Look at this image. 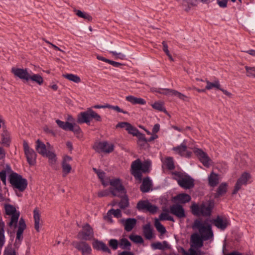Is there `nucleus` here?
<instances>
[{
  "instance_id": "39",
  "label": "nucleus",
  "mask_w": 255,
  "mask_h": 255,
  "mask_svg": "<svg viewBox=\"0 0 255 255\" xmlns=\"http://www.w3.org/2000/svg\"><path fill=\"white\" fill-rule=\"evenodd\" d=\"M165 164L166 168L170 170L175 169V165L173 161V158L172 157H167L165 160Z\"/></svg>"
},
{
  "instance_id": "45",
  "label": "nucleus",
  "mask_w": 255,
  "mask_h": 255,
  "mask_svg": "<svg viewBox=\"0 0 255 255\" xmlns=\"http://www.w3.org/2000/svg\"><path fill=\"white\" fill-rule=\"evenodd\" d=\"M119 205L122 209H125L129 206L128 199L127 195L125 194V196L122 198Z\"/></svg>"
},
{
  "instance_id": "2",
  "label": "nucleus",
  "mask_w": 255,
  "mask_h": 255,
  "mask_svg": "<svg viewBox=\"0 0 255 255\" xmlns=\"http://www.w3.org/2000/svg\"><path fill=\"white\" fill-rule=\"evenodd\" d=\"M151 166V161L149 159L145 160L142 162L140 159L133 161L131 165V173L139 180H142V172L149 173Z\"/></svg>"
},
{
  "instance_id": "58",
  "label": "nucleus",
  "mask_w": 255,
  "mask_h": 255,
  "mask_svg": "<svg viewBox=\"0 0 255 255\" xmlns=\"http://www.w3.org/2000/svg\"><path fill=\"white\" fill-rule=\"evenodd\" d=\"M65 124H66V128H65V131L72 130L73 129V128H74L75 125H76L75 123L72 124V123H69L68 122H65Z\"/></svg>"
},
{
  "instance_id": "10",
  "label": "nucleus",
  "mask_w": 255,
  "mask_h": 255,
  "mask_svg": "<svg viewBox=\"0 0 255 255\" xmlns=\"http://www.w3.org/2000/svg\"><path fill=\"white\" fill-rule=\"evenodd\" d=\"M136 208L139 211L149 212L152 214H154L157 212L158 207L152 204L148 200H139L137 204Z\"/></svg>"
},
{
  "instance_id": "14",
  "label": "nucleus",
  "mask_w": 255,
  "mask_h": 255,
  "mask_svg": "<svg viewBox=\"0 0 255 255\" xmlns=\"http://www.w3.org/2000/svg\"><path fill=\"white\" fill-rule=\"evenodd\" d=\"M204 239L198 233H194L191 236L190 248L196 251H201L200 248L203 246Z\"/></svg>"
},
{
  "instance_id": "30",
  "label": "nucleus",
  "mask_w": 255,
  "mask_h": 255,
  "mask_svg": "<svg viewBox=\"0 0 255 255\" xmlns=\"http://www.w3.org/2000/svg\"><path fill=\"white\" fill-rule=\"evenodd\" d=\"M1 136V144L6 146V147H9L11 142V139L9 132L6 129H3Z\"/></svg>"
},
{
  "instance_id": "25",
  "label": "nucleus",
  "mask_w": 255,
  "mask_h": 255,
  "mask_svg": "<svg viewBox=\"0 0 255 255\" xmlns=\"http://www.w3.org/2000/svg\"><path fill=\"white\" fill-rule=\"evenodd\" d=\"M137 220L135 218H127L122 220V223L124 226L125 230L127 232L131 231L135 226Z\"/></svg>"
},
{
  "instance_id": "50",
  "label": "nucleus",
  "mask_w": 255,
  "mask_h": 255,
  "mask_svg": "<svg viewBox=\"0 0 255 255\" xmlns=\"http://www.w3.org/2000/svg\"><path fill=\"white\" fill-rule=\"evenodd\" d=\"M152 107L160 112H166L162 103L156 102L151 105Z\"/></svg>"
},
{
  "instance_id": "48",
  "label": "nucleus",
  "mask_w": 255,
  "mask_h": 255,
  "mask_svg": "<svg viewBox=\"0 0 255 255\" xmlns=\"http://www.w3.org/2000/svg\"><path fill=\"white\" fill-rule=\"evenodd\" d=\"M108 245L113 250H117L119 247V241L115 239H110L108 241Z\"/></svg>"
},
{
  "instance_id": "51",
  "label": "nucleus",
  "mask_w": 255,
  "mask_h": 255,
  "mask_svg": "<svg viewBox=\"0 0 255 255\" xmlns=\"http://www.w3.org/2000/svg\"><path fill=\"white\" fill-rule=\"evenodd\" d=\"M245 69L247 71V76L248 77H253L255 78V67H251L249 66H245Z\"/></svg>"
},
{
  "instance_id": "13",
  "label": "nucleus",
  "mask_w": 255,
  "mask_h": 255,
  "mask_svg": "<svg viewBox=\"0 0 255 255\" xmlns=\"http://www.w3.org/2000/svg\"><path fill=\"white\" fill-rule=\"evenodd\" d=\"M72 245L81 252L82 255H91L92 254V248L86 241L75 242L72 243Z\"/></svg>"
},
{
  "instance_id": "53",
  "label": "nucleus",
  "mask_w": 255,
  "mask_h": 255,
  "mask_svg": "<svg viewBox=\"0 0 255 255\" xmlns=\"http://www.w3.org/2000/svg\"><path fill=\"white\" fill-rule=\"evenodd\" d=\"M109 213H111L115 217L118 218H120L122 216L121 211L119 209L115 210L112 208L109 210Z\"/></svg>"
},
{
  "instance_id": "54",
  "label": "nucleus",
  "mask_w": 255,
  "mask_h": 255,
  "mask_svg": "<svg viewBox=\"0 0 255 255\" xmlns=\"http://www.w3.org/2000/svg\"><path fill=\"white\" fill-rule=\"evenodd\" d=\"M108 107L107 108L114 110L119 113H122L125 114H128V112L127 111H124L123 109H121L118 106H112V105L108 104Z\"/></svg>"
},
{
  "instance_id": "34",
  "label": "nucleus",
  "mask_w": 255,
  "mask_h": 255,
  "mask_svg": "<svg viewBox=\"0 0 255 255\" xmlns=\"http://www.w3.org/2000/svg\"><path fill=\"white\" fill-rule=\"evenodd\" d=\"M175 199L182 204L188 203L191 200L190 196L186 193L179 194L175 197Z\"/></svg>"
},
{
  "instance_id": "35",
  "label": "nucleus",
  "mask_w": 255,
  "mask_h": 255,
  "mask_svg": "<svg viewBox=\"0 0 255 255\" xmlns=\"http://www.w3.org/2000/svg\"><path fill=\"white\" fill-rule=\"evenodd\" d=\"M187 146L186 143L183 141L180 145H178L175 147H173L172 150L175 151L176 153L179 154L181 156L184 155V152L186 151Z\"/></svg>"
},
{
  "instance_id": "7",
  "label": "nucleus",
  "mask_w": 255,
  "mask_h": 255,
  "mask_svg": "<svg viewBox=\"0 0 255 255\" xmlns=\"http://www.w3.org/2000/svg\"><path fill=\"white\" fill-rule=\"evenodd\" d=\"M4 209L5 214L11 216L10 221L7 223V225L10 228H16L17 227L20 212L16 210V208L14 206L9 204H5L4 205Z\"/></svg>"
},
{
  "instance_id": "43",
  "label": "nucleus",
  "mask_w": 255,
  "mask_h": 255,
  "mask_svg": "<svg viewBox=\"0 0 255 255\" xmlns=\"http://www.w3.org/2000/svg\"><path fill=\"white\" fill-rule=\"evenodd\" d=\"M213 88H215L220 90L221 86L218 80L215 81L214 82H210L209 81H207V85L206 86V89L210 90Z\"/></svg>"
},
{
  "instance_id": "56",
  "label": "nucleus",
  "mask_w": 255,
  "mask_h": 255,
  "mask_svg": "<svg viewBox=\"0 0 255 255\" xmlns=\"http://www.w3.org/2000/svg\"><path fill=\"white\" fill-rule=\"evenodd\" d=\"M163 211L165 212V213H162L159 216V219L161 221L166 220L167 218L168 217L169 211L168 209L164 208L163 209Z\"/></svg>"
},
{
  "instance_id": "36",
  "label": "nucleus",
  "mask_w": 255,
  "mask_h": 255,
  "mask_svg": "<svg viewBox=\"0 0 255 255\" xmlns=\"http://www.w3.org/2000/svg\"><path fill=\"white\" fill-rule=\"evenodd\" d=\"M33 218L34 220V228L38 232L39 231L40 215L37 208H35L33 211Z\"/></svg>"
},
{
  "instance_id": "1",
  "label": "nucleus",
  "mask_w": 255,
  "mask_h": 255,
  "mask_svg": "<svg viewBox=\"0 0 255 255\" xmlns=\"http://www.w3.org/2000/svg\"><path fill=\"white\" fill-rule=\"evenodd\" d=\"M214 206V201L210 199L207 202H202L200 205L193 202L190 206V209L192 214L194 216L209 217L211 215Z\"/></svg>"
},
{
  "instance_id": "40",
  "label": "nucleus",
  "mask_w": 255,
  "mask_h": 255,
  "mask_svg": "<svg viewBox=\"0 0 255 255\" xmlns=\"http://www.w3.org/2000/svg\"><path fill=\"white\" fill-rule=\"evenodd\" d=\"M63 77L68 80L74 82L76 83H79L81 82V79L79 76L73 74H67L63 75Z\"/></svg>"
},
{
  "instance_id": "21",
  "label": "nucleus",
  "mask_w": 255,
  "mask_h": 255,
  "mask_svg": "<svg viewBox=\"0 0 255 255\" xmlns=\"http://www.w3.org/2000/svg\"><path fill=\"white\" fill-rule=\"evenodd\" d=\"M92 246L94 249L97 251H101L104 253L112 254L111 250L103 241L98 239H94L92 243Z\"/></svg>"
},
{
  "instance_id": "15",
  "label": "nucleus",
  "mask_w": 255,
  "mask_h": 255,
  "mask_svg": "<svg viewBox=\"0 0 255 255\" xmlns=\"http://www.w3.org/2000/svg\"><path fill=\"white\" fill-rule=\"evenodd\" d=\"M251 178V174L247 172H244L237 180L234 189L232 192V194H236L238 191L241 188L243 185H246L248 181Z\"/></svg>"
},
{
  "instance_id": "64",
  "label": "nucleus",
  "mask_w": 255,
  "mask_h": 255,
  "mask_svg": "<svg viewBox=\"0 0 255 255\" xmlns=\"http://www.w3.org/2000/svg\"><path fill=\"white\" fill-rule=\"evenodd\" d=\"M160 130V125L159 124H156L155 125H154L153 128H152V133H156L157 132H158Z\"/></svg>"
},
{
  "instance_id": "52",
  "label": "nucleus",
  "mask_w": 255,
  "mask_h": 255,
  "mask_svg": "<svg viewBox=\"0 0 255 255\" xmlns=\"http://www.w3.org/2000/svg\"><path fill=\"white\" fill-rule=\"evenodd\" d=\"M170 89H161V88H154V91L156 93L164 95H170V92L168 90H171Z\"/></svg>"
},
{
  "instance_id": "49",
  "label": "nucleus",
  "mask_w": 255,
  "mask_h": 255,
  "mask_svg": "<svg viewBox=\"0 0 255 255\" xmlns=\"http://www.w3.org/2000/svg\"><path fill=\"white\" fill-rule=\"evenodd\" d=\"M71 131H72L76 137L79 138H81L83 136V132L80 127L76 124L75 125L73 129L71 130Z\"/></svg>"
},
{
  "instance_id": "6",
  "label": "nucleus",
  "mask_w": 255,
  "mask_h": 255,
  "mask_svg": "<svg viewBox=\"0 0 255 255\" xmlns=\"http://www.w3.org/2000/svg\"><path fill=\"white\" fill-rule=\"evenodd\" d=\"M94 119L96 122H101L102 118L100 115L93 110L92 108H88L87 111L81 112L77 116V122L78 124L86 123L89 125L91 121Z\"/></svg>"
},
{
  "instance_id": "46",
  "label": "nucleus",
  "mask_w": 255,
  "mask_h": 255,
  "mask_svg": "<svg viewBox=\"0 0 255 255\" xmlns=\"http://www.w3.org/2000/svg\"><path fill=\"white\" fill-rule=\"evenodd\" d=\"M62 168L63 176H66L72 169L71 166L69 163L64 162H62Z\"/></svg>"
},
{
  "instance_id": "23",
  "label": "nucleus",
  "mask_w": 255,
  "mask_h": 255,
  "mask_svg": "<svg viewBox=\"0 0 255 255\" xmlns=\"http://www.w3.org/2000/svg\"><path fill=\"white\" fill-rule=\"evenodd\" d=\"M26 228V225L25 220L21 217L18 221V229L16 231V240H19L21 242L23 240V233Z\"/></svg>"
},
{
  "instance_id": "42",
  "label": "nucleus",
  "mask_w": 255,
  "mask_h": 255,
  "mask_svg": "<svg viewBox=\"0 0 255 255\" xmlns=\"http://www.w3.org/2000/svg\"><path fill=\"white\" fill-rule=\"evenodd\" d=\"M154 226L156 229V230L159 232L161 234H164L166 232V229L164 227L163 225L159 221V220L156 219L154 222Z\"/></svg>"
},
{
  "instance_id": "28",
  "label": "nucleus",
  "mask_w": 255,
  "mask_h": 255,
  "mask_svg": "<svg viewBox=\"0 0 255 255\" xmlns=\"http://www.w3.org/2000/svg\"><path fill=\"white\" fill-rule=\"evenodd\" d=\"M143 233L146 239L150 240L153 238V228L149 223L143 226Z\"/></svg>"
},
{
  "instance_id": "22",
  "label": "nucleus",
  "mask_w": 255,
  "mask_h": 255,
  "mask_svg": "<svg viewBox=\"0 0 255 255\" xmlns=\"http://www.w3.org/2000/svg\"><path fill=\"white\" fill-rule=\"evenodd\" d=\"M194 153L204 166L206 167L209 166L210 158L206 152H204L201 149L196 148L194 150Z\"/></svg>"
},
{
  "instance_id": "29",
  "label": "nucleus",
  "mask_w": 255,
  "mask_h": 255,
  "mask_svg": "<svg viewBox=\"0 0 255 255\" xmlns=\"http://www.w3.org/2000/svg\"><path fill=\"white\" fill-rule=\"evenodd\" d=\"M228 190V184L226 182H223L218 187L216 193L215 194V198H217L225 194Z\"/></svg>"
},
{
  "instance_id": "31",
  "label": "nucleus",
  "mask_w": 255,
  "mask_h": 255,
  "mask_svg": "<svg viewBox=\"0 0 255 255\" xmlns=\"http://www.w3.org/2000/svg\"><path fill=\"white\" fill-rule=\"evenodd\" d=\"M126 100L133 105H145L146 101L141 98L135 97L133 96H128L126 97Z\"/></svg>"
},
{
  "instance_id": "60",
  "label": "nucleus",
  "mask_w": 255,
  "mask_h": 255,
  "mask_svg": "<svg viewBox=\"0 0 255 255\" xmlns=\"http://www.w3.org/2000/svg\"><path fill=\"white\" fill-rule=\"evenodd\" d=\"M188 251L191 252V255H204V253L201 251H196L194 249H189Z\"/></svg>"
},
{
  "instance_id": "20",
  "label": "nucleus",
  "mask_w": 255,
  "mask_h": 255,
  "mask_svg": "<svg viewBox=\"0 0 255 255\" xmlns=\"http://www.w3.org/2000/svg\"><path fill=\"white\" fill-rule=\"evenodd\" d=\"M11 72L15 76L18 77L19 79L25 80L26 82L29 81V74L26 68H19L13 67L11 69Z\"/></svg>"
},
{
  "instance_id": "24",
  "label": "nucleus",
  "mask_w": 255,
  "mask_h": 255,
  "mask_svg": "<svg viewBox=\"0 0 255 255\" xmlns=\"http://www.w3.org/2000/svg\"><path fill=\"white\" fill-rule=\"evenodd\" d=\"M182 6L185 7V11L188 12L193 7L197 6L198 0H176Z\"/></svg>"
},
{
  "instance_id": "3",
  "label": "nucleus",
  "mask_w": 255,
  "mask_h": 255,
  "mask_svg": "<svg viewBox=\"0 0 255 255\" xmlns=\"http://www.w3.org/2000/svg\"><path fill=\"white\" fill-rule=\"evenodd\" d=\"M193 229H198L200 236L203 238L204 241H208L213 239L214 234L212 229L211 225L206 222H202L201 220L196 219L192 226Z\"/></svg>"
},
{
  "instance_id": "37",
  "label": "nucleus",
  "mask_w": 255,
  "mask_h": 255,
  "mask_svg": "<svg viewBox=\"0 0 255 255\" xmlns=\"http://www.w3.org/2000/svg\"><path fill=\"white\" fill-rule=\"evenodd\" d=\"M5 227L4 223L2 221L1 219L0 220V249L2 247L4 244L5 242V237H4V228Z\"/></svg>"
},
{
  "instance_id": "47",
  "label": "nucleus",
  "mask_w": 255,
  "mask_h": 255,
  "mask_svg": "<svg viewBox=\"0 0 255 255\" xmlns=\"http://www.w3.org/2000/svg\"><path fill=\"white\" fill-rule=\"evenodd\" d=\"M169 92H170V95H174L177 97H178L180 99L183 100V101H186V99L188 98V97L184 95V94H182L181 93L175 90L171 89V90H168Z\"/></svg>"
},
{
  "instance_id": "19",
  "label": "nucleus",
  "mask_w": 255,
  "mask_h": 255,
  "mask_svg": "<svg viewBox=\"0 0 255 255\" xmlns=\"http://www.w3.org/2000/svg\"><path fill=\"white\" fill-rule=\"evenodd\" d=\"M212 224L217 228L221 230H225L229 225L228 219L226 217L218 215L215 219L211 221Z\"/></svg>"
},
{
  "instance_id": "17",
  "label": "nucleus",
  "mask_w": 255,
  "mask_h": 255,
  "mask_svg": "<svg viewBox=\"0 0 255 255\" xmlns=\"http://www.w3.org/2000/svg\"><path fill=\"white\" fill-rule=\"evenodd\" d=\"M117 128H125L126 130L128 131L129 134H132L133 136L137 137L142 133L135 127L132 126L128 122H120L116 126Z\"/></svg>"
},
{
  "instance_id": "16",
  "label": "nucleus",
  "mask_w": 255,
  "mask_h": 255,
  "mask_svg": "<svg viewBox=\"0 0 255 255\" xmlns=\"http://www.w3.org/2000/svg\"><path fill=\"white\" fill-rule=\"evenodd\" d=\"M93 148L98 152H103L105 153H111L114 149L113 144H109L107 141L99 142L95 144Z\"/></svg>"
},
{
  "instance_id": "41",
  "label": "nucleus",
  "mask_w": 255,
  "mask_h": 255,
  "mask_svg": "<svg viewBox=\"0 0 255 255\" xmlns=\"http://www.w3.org/2000/svg\"><path fill=\"white\" fill-rule=\"evenodd\" d=\"M128 238L130 241L135 244H142L144 242L143 238L140 235L131 234Z\"/></svg>"
},
{
  "instance_id": "63",
  "label": "nucleus",
  "mask_w": 255,
  "mask_h": 255,
  "mask_svg": "<svg viewBox=\"0 0 255 255\" xmlns=\"http://www.w3.org/2000/svg\"><path fill=\"white\" fill-rule=\"evenodd\" d=\"M109 194V192L107 190H105L99 192L98 193V196L99 197H103L108 196Z\"/></svg>"
},
{
  "instance_id": "12",
  "label": "nucleus",
  "mask_w": 255,
  "mask_h": 255,
  "mask_svg": "<svg viewBox=\"0 0 255 255\" xmlns=\"http://www.w3.org/2000/svg\"><path fill=\"white\" fill-rule=\"evenodd\" d=\"M23 146L28 163L31 166L35 165L37 156L36 153L33 149L29 147L27 142L25 141H23Z\"/></svg>"
},
{
  "instance_id": "38",
  "label": "nucleus",
  "mask_w": 255,
  "mask_h": 255,
  "mask_svg": "<svg viewBox=\"0 0 255 255\" xmlns=\"http://www.w3.org/2000/svg\"><path fill=\"white\" fill-rule=\"evenodd\" d=\"M29 80H31L39 85H41L43 83V78L39 74H33L32 75H29Z\"/></svg>"
},
{
  "instance_id": "61",
  "label": "nucleus",
  "mask_w": 255,
  "mask_h": 255,
  "mask_svg": "<svg viewBox=\"0 0 255 255\" xmlns=\"http://www.w3.org/2000/svg\"><path fill=\"white\" fill-rule=\"evenodd\" d=\"M56 123L59 128L65 130V128H66L65 122L58 119L56 120Z\"/></svg>"
},
{
  "instance_id": "5",
  "label": "nucleus",
  "mask_w": 255,
  "mask_h": 255,
  "mask_svg": "<svg viewBox=\"0 0 255 255\" xmlns=\"http://www.w3.org/2000/svg\"><path fill=\"white\" fill-rule=\"evenodd\" d=\"M8 180L13 188L16 189L20 192H23L27 187V180L16 172H12L10 173L8 176Z\"/></svg>"
},
{
  "instance_id": "32",
  "label": "nucleus",
  "mask_w": 255,
  "mask_h": 255,
  "mask_svg": "<svg viewBox=\"0 0 255 255\" xmlns=\"http://www.w3.org/2000/svg\"><path fill=\"white\" fill-rule=\"evenodd\" d=\"M209 185L214 187L219 183L218 175L212 171L208 177Z\"/></svg>"
},
{
  "instance_id": "59",
  "label": "nucleus",
  "mask_w": 255,
  "mask_h": 255,
  "mask_svg": "<svg viewBox=\"0 0 255 255\" xmlns=\"http://www.w3.org/2000/svg\"><path fill=\"white\" fill-rule=\"evenodd\" d=\"M217 2L220 7L225 8L227 6L228 0H217Z\"/></svg>"
},
{
  "instance_id": "55",
  "label": "nucleus",
  "mask_w": 255,
  "mask_h": 255,
  "mask_svg": "<svg viewBox=\"0 0 255 255\" xmlns=\"http://www.w3.org/2000/svg\"><path fill=\"white\" fill-rule=\"evenodd\" d=\"M97 174L98 176V178L100 179V180L102 182V184L104 186H106L107 185V184L105 183V181H104V177L105 176V173L103 171L100 170L99 172H97Z\"/></svg>"
},
{
  "instance_id": "44",
  "label": "nucleus",
  "mask_w": 255,
  "mask_h": 255,
  "mask_svg": "<svg viewBox=\"0 0 255 255\" xmlns=\"http://www.w3.org/2000/svg\"><path fill=\"white\" fill-rule=\"evenodd\" d=\"M3 255H17L15 250L12 248V245L9 244L5 248Z\"/></svg>"
},
{
  "instance_id": "26",
  "label": "nucleus",
  "mask_w": 255,
  "mask_h": 255,
  "mask_svg": "<svg viewBox=\"0 0 255 255\" xmlns=\"http://www.w3.org/2000/svg\"><path fill=\"white\" fill-rule=\"evenodd\" d=\"M136 137L137 138V144L140 149L146 150L150 147L149 144L147 142L144 134L141 133Z\"/></svg>"
},
{
  "instance_id": "27",
  "label": "nucleus",
  "mask_w": 255,
  "mask_h": 255,
  "mask_svg": "<svg viewBox=\"0 0 255 255\" xmlns=\"http://www.w3.org/2000/svg\"><path fill=\"white\" fill-rule=\"evenodd\" d=\"M151 185V181L147 176L143 179L142 183L140 186V190L143 193L148 192L150 190Z\"/></svg>"
},
{
  "instance_id": "33",
  "label": "nucleus",
  "mask_w": 255,
  "mask_h": 255,
  "mask_svg": "<svg viewBox=\"0 0 255 255\" xmlns=\"http://www.w3.org/2000/svg\"><path fill=\"white\" fill-rule=\"evenodd\" d=\"M119 247L123 250L130 251L131 244L127 239L122 238L119 241Z\"/></svg>"
},
{
  "instance_id": "11",
  "label": "nucleus",
  "mask_w": 255,
  "mask_h": 255,
  "mask_svg": "<svg viewBox=\"0 0 255 255\" xmlns=\"http://www.w3.org/2000/svg\"><path fill=\"white\" fill-rule=\"evenodd\" d=\"M110 184L112 186L110 188V191L113 196L122 197V196L117 194L115 191L118 192L124 193V194H126V190L124 186L121 183V180L119 178H116L111 180Z\"/></svg>"
},
{
  "instance_id": "57",
  "label": "nucleus",
  "mask_w": 255,
  "mask_h": 255,
  "mask_svg": "<svg viewBox=\"0 0 255 255\" xmlns=\"http://www.w3.org/2000/svg\"><path fill=\"white\" fill-rule=\"evenodd\" d=\"M151 247L154 250H164V248L163 247L162 244L159 242L157 243H152L151 244Z\"/></svg>"
},
{
  "instance_id": "18",
  "label": "nucleus",
  "mask_w": 255,
  "mask_h": 255,
  "mask_svg": "<svg viewBox=\"0 0 255 255\" xmlns=\"http://www.w3.org/2000/svg\"><path fill=\"white\" fill-rule=\"evenodd\" d=\"M170 212L179 219L184 218L186 217L185 209L179 204H173L170 207Z\"/></svg>"
},
{
  "instance_id": "8",
  "label": "nucleus",
  "mask_w": 255,
  "mask_h": 255,
  "mask_svg": "<svg viewBox=\"0 0 255 255\" xmlns=\"http://www.w3.org/2000/svg\"><path fill=\"white\" fill-rule=\"evenodd\" d=\"M35 148L38 153L43 157H46L48 158L49 164H54L56 163V154L51 151H47L45 144L40 139H38L36 141Z\"/></svg>"
},
{
  "instance_id": "62",
  "label": "nucleus",
  "mask_w": 255,
  "mask_h": 255,
  "mask_svg": "<svg viewBox=\"0 0 255 255\" xmlns=\"http://www.w3.org/2000/svg\"><path fill=\"white\" fill-rule=\"evenodd\" d=\"M118 255H135V254L129 251L125 250L123 252L118 251Z\"/></svg>"
},
{
  "instance_id": "9",
  "label": "nucleus",
  "mask_w": 255,
  "mask_h": 255,
  "mask_svg": "<svg viewBox=\"0 0 255 255\" xmlns=\"http://www.w3.org/2000/svg\"><path fill=\"white\" fill-rule=\"evenodd\" d=\"M77 238L83 241H91L94 239L93 229L89 224L86 223L82 226V229L79 231Z\"/></svg>"
},
{
  "instance_id": "4",
  "label": "nucleus",
  "mask_w": 255,
  "mask_h": 255,
  "mask_svg": "<svg viewBox=\"0 0 255 255\" xmlns=\"http://www.w3.org/2000/svg\"><path fill=\"white\" fill-rule=\"evenodd\" d=\"M172 174L175 176L173 179L177 181L181 187L186 189H190L194 187V180L188 174L175 171L172 172Z\"/></svg>"
}]
</instances>
